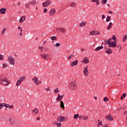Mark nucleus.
<instances>
[{"label": "nucleus", "instance_id": "1", "mask_svg": "<svg viewBox=\"0 0 127 127\" xmlns=\"http://www.w3.org/2000/svg\"><path fill=\"white\" fill-rule=\"evenodd\" d=\"M77 83H76V81H72L70 82L68 84V88L70 90H76L77 88Z\"/></svg>", "mask_w": 127, "mask_h": 127}, {"label": "nucleus", "instance_id": "2", "mask_svg": "<svg viewBox=\"0 0 127 127\" xmlns=\"http://www.w3.org/2000/svg\"><path fill=\"white\" fill-rule=\"evenodd\" d=\"M0 83L3 85L4 86H7L9 83L7 81V78L4 77L2 78L1 80H0Z\"/></svg>", "mask_w": 127, "mask_h": 127}, {"label": "nucleus", "instance_id": "3", "mask_svg": "<svg viewBox=\"0 0 127 127\" xmlns=\"http://www.w3.org/2000/svg\"><path fill=\"white\" fill-rule=\"evenodd\" d=\"M26 79V77L25 76H22L17 81V83L16 84V86L18 87L21 84V82L24 81Z\"/></svg>", "mask_w": 127, "mask_h": 127}, {"label": "nucleus", "instance_id": "4", "mask_svg": "<svg viewBox=\"0 0 127 127\" xmlns=\"http://www.w3.org/2000/svg\"><path fill=\"white\" fill-rule=\"evenodd\" d=\"M8 61L10 65H14V64H15V61L14 60L13 57L9 56L8 57Z\"/></svg>", "mask_w": 127, "mask_h": 127}, {"label": "nucleus", "instance_id": "5", "mask_svg": "<svg viewBox=\"0 0 127 127\" xmlns=\"http://www.w3.org/2000/svg\"><path fill=\"white\" fill-rule=\"evenodd\" d=\"M51 4V0H48L45 1L42 3V6L43 7H48Z\"/></svg>", "mask_w": 127, "mask_h": 127}, {"label": "nucleus", "instance_id": "6", "mask_svg": "<svg viewBox=\"0 0 127 127\" xmlns=\"http://www.w3.org/2000/svg\"><path fill=\"white\" fill-rule=\"evenodd\" d=\"M57 121L60 123H63V122L67 121V118L65 117L59 116L57 118Z\"/></svg>", "mask_w": 127, "mask_h": 127}, {"label": "nucleus", "instance_id": "7", "mask_svg": "<svg viewBox=\"0 0 127 127\" xmlns=\"http://www.w3.org/2000/svg\"><path fill=\"white\" fill-rule=\"evenodd\" d=\"M32 81H33V82H34V83H35V85H40V84H41V83H42L40 81H39L38 78H37V77H36V76H34L32 78Z\"/></svg>", "mask_w": 127, "mask_h": 127}, {"label": "nucleus", "instance_id": "8", "mask_svg": "<svg viewBox=\"0 0 127 127\" xmlns=\"http://www.w3.org/2000/svg\"><path fill=\"white\" fill-rule=\"evenodd\" d=\"M83 74L84 76H89V69H88V65L84 67L83 70Z\"/></svg>", "mask_w": 127, "mask_h": 127}, {"label": "nucleus", "instance_id": "9", "mask_svg": "<svg viewBox=\"0 0 127 127\" xmlns=\"http://www.w3.org/2000/svg\"><path fill=\"white\" fill-rule=\"evenodd\" d=\"M101 32L98 31H92L89 33V35H100Z\"/></svg>", "mask_w": 127, "mask_h": 127}, {"label": "nucleus", "instance_id": "10", "mask_svg": "<svg viewBox=\"0 0 127 127\" xmlns=\"http://www.w3.org/2000/svg\"><path fill=\"white\" fill-rule=\"evenodd\" d=\"M109 47H113L115 48V47H117V41L110 42V43L109 44Z\"/></svg>", "mask_w": 127, "mask_h": 127}, {"label": "nucleus", "instance_id": "11", "mask_svg": "<svg viewBox=\"0 0 127 127\" xmlns=\"http://www.w3.org/2000/svg\"><path fill=\"white\" fill-rule=\"evenodd\" d=\"M64 98V94L61 95L60 94L58 95V97L57 98L56 100L57 102H60L61 100H62Z\"/></svg>", "mask_w": 127, "mask_h": 127}, {"label": "nucleus", "instance_id": "12", "mask_svg": "<svg viewBox=\"0 0 127 127\" xmlns=\"http://www.w3.org/2000/svg\"><path fill=\"white\" fill-rule=\"evenodd\" d=\"M79 62L78 60L74 61L70 63V67H74V66H77Z\"/></svg>", "mask_w": 127, "mask_h": 127}, {"label": "nucleus", "instance_id": "13", "mask_svg": "<svg viewBox=\"0 0 127 127\" xmlns=\"http://www.w3.org/2000/svg\"><path fill=\"white\" fill-rule=\"evenodd\" d=\"M105 49H106L105 52L107 54H112L113 52L112 51V49L111 48H108L107 47H105Z\"/></svg>", "mask_w": 127, "mask_h": 127}, {"label": "nucleus", "instance_id": "14", "mask_svg": "<svg viewBox=\"0 0 127 127\" xmlns=\"http://www.w3.org/2000/svg\"><path fill=\"white\" fill-rule=\"evenodd\" d=\"M55 12H56V9H55V8H53L51 9V10L49 12V15H53L54 13H55Z\"/></svg>", "mask_w": 127, "mask_h": 127}, {"label": "nucleus", "instance_id": "15", "mask_svg": "<svg viewBox=\"0 0 127 127\" xmlns=\"http://www.w3.org/2000/svg\"><path fill=\"white\" fill-rule=\"evenodd\" d=\"M40 56L43 58V59H45V60H48V55H44V54H40Z\"/></svg>", "mask_w": 127, "mask_h": 127}, {"label": "nucleus", "instance_id": "16", "mask_svg": "<svg viewBox=\"0 0 127 127\" xmlns=\"http://www.w3.org/2000/svg\"><path fill=\"white\" fill-rule=\"evenodd\" d=\"M86 24H87V22L83 21L79 23V27H84V26H86Z\"/></svg>", "mask_w": 127, "mask_h": 127}, {"label": "nucleus", "instance_id": "17", "mask_svg": "<svg viewBox=\"0 0 127 127\" xmlns=\"http://www.w3.org/2000/svg\"><path fill=\"white\" fill-rule=\"evenodd\" d=\"M56 29L57 30V31H58V30L59 31H60L61 32H65L66 31V29L63 28H56Z\"/></svg>", "mask_w": 127, "mask_h": 127}, {"label": "nucleus", "instance_id": "18", "mask_svg": "<svg viewBox=\"0 0 127 127\" xmlns=\"http://www.w3.org/2000/svg\"><path fill=\"white\" fill-rule=\"evenodd\" d=\"M83 62L84 64H88V63L89 62V59H88L87 57H84L83 59Z\"/></svg>", "mask_w": 127, "mask_h": 127}, {"label": "nucleus", "instance_id": "19", "mask_svg": "<svg viewBox=\"0 0 127 127\" xmlns=\"http://www.w3.org/2000/svg\"><path fill=\"white\" fill-rule=\"evenodd\" d=\"M4 107L5 108H8L9 109H13V106L9 105V104H6L5 103H3Z\"/></svg>", "mask_w": 127, "mask_h": 127}, {"label": "nucleus", "instance_id": "20", "mask_svg": "<svg viewBox=\"0 0 127 127\" xmlns=\"http://www.w3.org/2000/svg\"><path fill=\"white\" fill-rule=\"evenodd\" d=\"M24 20H25V16H21L19 20L20 23H22L23 22H24Z\"/></svg>", "mask_w": 127, "mask_h": 127}, {"label": "nucleus", "instance_id": "21", "mask_svg": "<svg viewBox=\"0 0 127 127\" xmlns=\"http://www.w3.org/2000/svg\"><path fill=\"white\" fill-rule=\"evenodd\" d=\"M105 119H107V121H113V120H114L111 115H108L107 117H105Z\"/></svg>", "mask_w": 127, "mask_h": 127}, {"label": "nucleus", "instance_id": "22", "mask_svg": "<svg viewBox=\"0 0 127 127\" xmlns=\"http://www.w3.org/2000/svg\"><path fill=\"white\" fill-rule=\"evenodd\" d=\"M5 11H6V8H3L0 9L1 14H4V13H5Z\"/></svg>", "mask_w": 127, "mask_h": 127}, {"label": "nucleus", "instance_id": "23", "mask_svg": "<svg viewBox=\"0 0 127 127\" xmlns=\"http://www.w3.org/2000/svg\"><path fill=\"white\" fill-rule=\"evenodd\" d=\"M111 42H112V38H110L109 39L106 40L105 42V44L106 45H108V44H110V43H111Z\"/></svg>", "mask_w": 127, "mask_h": 127}, {"label": "nucleus", "instance_id": "24", "mask_svg": "<svg viewBox=\"0 0 127 127\" xmlns=\"http://www.w3.org/2000/svg\"><path fill=\"white\" fill-rule=\"evenodd\" d=\"M19 30V34H20V36H22V29L21 28V27H20V26L18 27V31Z\"/></svg>", "mask_w": 127, "mask_h": 127}, {"label": "nucleus", "instance_id": "25", "mask_svg": "<svg viewBox=\"0 0 127 127\" xmlns=\"http://www.w3.org/2000/svg\"><path fill=\"white\" fill-rule=\"evenodd\" d=\"M60 103H61V104H60L61 108L62 109H63V110H64V109H65V106H64V102H63V101H61Z\"/></svg>", "mask_w": 127, "mask_h": 127}, {"label": "nucleus", "instance_id": "26", "mask_svg": "<svg viewBox=\"0 0 127 127\" xmlns=\"http://www.w3.org/2000/svg\"><path fill=\"white\" fill-rule=\"evenodd\" d=\"M112 25H113V23L112 22L109 23V25L107 28V29L108 30H110V29H111V28H112Z\"/></svg>", "mask_w": 127, "mask_h": 127}, {"label": "nucleus", "instance_id": "27", "mask_svg": "<svg viewBox=\"0 0 127 127\" xmlns=\"http://www.w3.org/2000/svg\"><path fill=\"white\" fill-rule=\"evenodd\" d=\"M103 48H104L103 46H99L95 49V51H100V50H101V49H103Z\"/></svg>", "mask_w": 127, "mask_h": 127}, {"label": "nucleus", "instance_id": "28", "mask_svg": "<svg viewBox=\"0 0 127 127\" xmlns=\"http://www.w3.org/2000/svg\"><path fill=\"white\" fill-rule=\"evenodd\" d=\"M92 2H96L97 5L100 4V0H92Z\"/></svg>", "mask_w": 127, "mask_h": 127}, {"label": "nucleus", "instance_id": "29", "mask_svg": "<svg viewBox=\"0 0 127 127\" xmlns=\"http://www.w3.org/2000/svg\"><path fill=\"white\" fill-rule=\"evenodd\" d=\"M127 35H124L123 40H122L123 42H126V41H127Z\"/></svg>", "mask_w": 127, "mask_h": 127}, {"label": "nucleus", "instance_id": "30", "mask_svg": "<svg viewBox=\"0 0 127 127\" xmlns=\"http://www.w3.org/2000/svg\"><path fill=\"white\" fill-rule=\"evenodd\" d=\"M9 122L10 125H12L14 124V120H12L11 118L9 119Z\"/></svg>", "mask_w": 127, "mask_h": 127}, {"label": "nucleus", "instance_id": "31", "mask_svg": "<svg viewBox=\"0 0 127 127\" xmlns=\"http://www.w3.org/2000/svg\"><path fill=\"white\" fill-rule=\"evenodd\" d=\"M30 3L29 2L27 4L25 5L26 8L29 9L30 8Z\"/></svg>", "mask_w": 127, "mask_h": 127}, {"label": "nucleus", "instance_id": "32", "mask_svg": "<svg viewBox=\"0 0 127 127\" xmlns=\"http://www.w3.org/2000/svg\"><path fill=\"white\" fill-rule=\"evenodd\" d=\"M79 118V114H77L74 115L73 119L74 120H77Z\"/></svg>", "mask_w": 127, "mask_h": 127}, {"label": "nucleus", "instance_id": "33", "mask_svg": "<svg viewBox=\"0 0 127 127\" xmlns=\"http://www.w3.org/2000/svg\"><path fill=\"white\" fill-rule=\"evenodd\" d=\"M127 97V93H124L121 97V100H123L124 98H126Z\"/></svg>", "mask_w": 127, "mask_h": 127}, {"label": "nucleus", "instance_id": "34", "mask_svg": "<svg viewBox=\"0 0 127 127\" xmlns=\"http://www.w3.org/2000/svg\"><path fill=\"white\" fill-rule=\"evenodd\" d=\"M29 2H30V4H32L33 5L34 4H36V1L35 0H33Z\"/></svg>", "mask_w": 127, "mask_h": 127}, {"label": "nucleus", "instance_id": "35", "mask_svg": "<svg viewBox=\"0 0 127 127\" xmlns=\"http://www.w3.org/2000/svg\"><path fill=\"white\" fill-rule=\"evenodd\" d=\"M6 31V28H4V29H2V32H1V35H3L4 34V32Z\"/></svg>", "mask_w": 127, "mask_h": 127}, {"label": "nucleus", "instance_id": "36", "mask_svg": "<svg viewBox=\"0 0 127 127\" xmlns=\"http://www.w3.org/2000/svg\"><path fill=\"white\" fill-rule=\"evenodd\" d=\"M70 5L73 7H76V6H77V4L75 2H72Z\"/></svg>", "mask_w": 127, "mask_h": 127}, {"label": "nucleus", "instance_id": "37", "mask_svg": "<svg viewBox=\"0 0 127 127\" xmlns=\"http://www.w3.org/2000/svg\"><path fill=\"white\" fill-rule=\"evenodd\" d=\"M51 39L52 40H57V37H56V36H52L51 37Z\"/></svg>", "mask_w": 127, "mask_h": 127}, {"label": "nucleus", "instance_id": "38", "mask_svg": "<svg viewBox=\"0 0 127 127\" xmlns=\"http://www.w3.org/2000/svg\"><path fill=\"white\" fill-rule=\"evenodd\" d=\"M111 20V16H107L106 18V21L107 22H109Z\"/></svg>", "mask_w": 127, "mask_h": 127}, {"label": "nucleus", "instance_id": "39", "mask_svg": "<svg viewBox=\"0 0 127 127\" xmlns=\"http://www.w3.org/2000/svg\"><path fill=\"white\" fill-rule=\"evenodd\" d=\"M54 92L55 93V94H57V93H59V92H60V90L57 88L54 91Z\"/></svg>", "mask_w": 127, "mask_h": 127}, {"label": "nucleus", "instance_id": "40", "mask_svg": "<svg viewBox=\"0 0 127 127\" xmlns=\"http://www.w3.org/2000/svg\"><path fill=\"white\" fill-rule=\"evenodd\" d=\"M107 1H108V0H102L101 1V3H102V4H105L107 3Z\"/></svg>", "mask_w": 127, "mask_h": 127}, {"label": "nucleus", "instance_id": "41", "mask_svg": "<svg viewBox=\"0 0 127 127\" xmlns=\"http://www.w3.org/2000/svg\"><path fill=\"white\" fill-rule=\"evenodd\" d=\"M0 101H1V102H4V97L3 96L0 97Z\"/></svg>", "mask_w": 127, "mask_h": 127}, {"label": "nucleus", "instance_id": "42", "mask_svg": "<svg viewBox=\"0 0 127 127\" xmlns=\"http://www.w3.org/2000/svg\"><path fill=\"white\" fill-rule=\"evenodd\" d=\"M60 45L61 44L59 43H57L56 44L54 45V46H55V47H59Z\"/></svg>", "mask_w": 127, "mask_h": 127}, {"label": "nucleus", "instance_id": "43", "mask_svg": "<svg viewBox=\"0 0 127 127\" xmlns=\"http://www.w3.org/2000/svg\"><path fill=\"white\" fill-rule=\"evenodd\" d=\"M57 126L58 127H62V124H61V123H58Z\"/></svg>", "mask_w": 127, "mask_h": 127}, {"label": "nucleus", "instance_id": "44", "mask_svg": "<svg viewBox=\"0 0 127 127\" xmlns=\"http://www.w3.org/2000/svg\"><path fill=\"white\" fill-rule=\"evenodd\" d=\"M48 11V9L47 8H45L43 10L44 13H46Z\"/></svg>", "mask_w": 127, "mask_h": 127}, {"label": "nucleus", "instance_id": "45", "mask_svg": "<svg viewBox=\"0 0 127 127\" xmlns=\"http://www.w3.org/2000/svg\"><path fill=\"white\" fill-rule=\"evenodd\" d=\"M2 68H6V67H7V64L4 63V64H2Z\"/></svg>", "mask_w": 127, "mask_h": 127}, {"label": "nucleus", "instance_id": "46", "mask_svg": "<svg viewBox=\"0 0 127 127\" xmlns=\"http://www.w3.org/2000/svg\"><path fill=\"white\" fill-rule=\"evenodd\" d=\"M3 106H4V104H3V103L0 104V110H1V109H2V108H3Z\"/></svg>", "mask_w": 127, "mask_h": 127}, {"label": "nucleus", "instance_id": "47", "mask_svg": "<svg viewBox=\"0 0 127 127\" xmlns=\"http://www.w3.org/2000/svg\"><path fill=\"white\" fill-rule=\"evenodd\" d=\"M39 49L40 50L41 52L43 51V48L42 47L39 46Z\"/></svg>", "mask_w": 127, "mask_h": 127}, {"label": "nucleus", "instance_id": "48", "mask_svg": "<svg viewBox=\"0 0 127 127\" xmlns=\"http://www.w3.org/2000/svg\"><path fill=\"white\" fill-rule=\"evenodd\" d=\"M74 57V55H71L69 57L68 60H70V59H72V58H73Z\"/></svg>", "mask_w": 127, "mask_h": 127}, {"label": "nucleus", "instance_id": "49", "mask_svg": "<svg viewBox=\"0 0 127 127\" xmlns=\"http://www.w3.org/2000/svg\"><path fill=\"white\" fill-rule=\"evenodd\" d=\"M88 117H87V116H84L83 117V120H84V121H87V120H88Z\"/></svg>", "mask_w": 127, "mask_h": 127}, {"label": "nucleus", "instance_id": "50", "mask_svg": "<svg viewBox=\"0 0 127 127\" xmlns=\"http://www.w3.org/2000/svg\"><path fill=\"white\" fill-rule=\"evenodd\" d=\"M34 112L36 113V114H38V109L35 108L34 109Z\"/></svg>", "mask_w": 127, "mask_h": 127}, {"label": "nucleus", "instance_id": "51", "mask_svg": "<svg viewBox=\"0 0 127 127\" xmlns=\"http://www.w3.org/2000/svg\"><path fill=\"white\" fill-rule=\"evenodd\" d=\"M98 127H99V125H100V126H102V124H103V123L102 122H101V121L98 120Z\"/></svg>", "mask_w": 127, "mask_h": 127}, {"label": "nucleus", "instance_id": "52", "mask_svg": "<svg viewBox=\"0 0 127 127\" xmlns=\"http://www.w3.org/2000/svg\"><path fill=\"white\" fill-rule=\"evenodd\" d=\"M104 102H108V101H109V99L107 97H105L104 99Z\"/></svg>", "mask_w": 127, "mask_h": 127}, {"label": "nucleus", "instance_id": "53", "mask_svg": "<svg viewBox=\"0 0 127 127\" xmlns=\"http://www.w3.org/2000/svg\"><path fill=\"white\" fill-rule=\"evenodd\" d=\"M45 90L47 91V92H49L50 91V87H47L45 89Z\"/></svg>", "mask_w": 127, "mask_h": 127}, {"label": "nucleus", "instance_id": "54", "mask_svg": "<svg viewBox=\"0 0 127 127\" xmlns=\"http://www.w3.org/2000/svg\"><path fill=\"white\" fill-rule=\"evenodd\" d=\"M0 60H3V56L1 55H0Z\"/></svg>", "mask_w": 127, "mask_h": 127}, {"label": "nucleus", "instance_id": "55", "mask_svg": "<svg viewBox=\"0 0 127 127\" xmlns=\"http://www.w3.org/2000/svg\"><path fill=\"white\" fill-rule=\"evenodd\" d=\"M112 39H113V40H116V39H117V38L116 37V36L113 35V36H112Z\"/></svg>", "mask_w": 127, "mask_h": 127}, {"label": "nucleus", "instance_id": "56", "mask_svg": "<svg viewBox=\"0 0 127 127\" xmlns=\"http://www.w3.org/2000/svg\"><path fill=\"white\" fill-rule=\"evenodd\" d=\"M102 19H105V18H106V16L105 15H102Z\"/></svg>", "mask_w": 127, "mask_h": 127}, {"label": "nucleus", "instance_id": "57", "mask_svg": "<svg viewBox=\"0 0 127 127\" xmlns=\"http://www.w3.org/2000/svg\"><path fill=\"white\" fill-rule=\"evenodd\" d=\"M118 47V48H120L119 50H120V51H121V49H122V47L120 45H119Z\"/></svg>", "mask_w": 127, "mask_h": 127}, {"label": "nucleus", "instance_id": "58", "mask_svg": "<svg viewBox=\"0 0 127 127\" xmlns=\"http://www.w3.org/2000/svg\"><path fill=\"white\" fill-rule=\"evenodd\" d=\"M79 120H81L82 119V118H83V116H82L81 115H80L79 117H78Z\"/></svg>", "mask_w": 127, "mask_h": 127}, {"label": "nucleus", "instance_id": "59", "mask_svg": "<svg viewBox=\"0 0 127 127\" xmlns=\"http://www.w3.org/2000/svg\"><path fill=\"white\" fill-rule=\"evenodd\" d=\"M109 13L112 14L113 13V11H112L111 10H110L108 11Z\"/></svg>", "mask_w": 127, "mask_h": 127}, {"label": "nucleus", "instance_id": "60", "mask_svg": "<svg viewBox=\"0 0 127 127\" xmlns=\"http://www.w3.org/2000/svg\"><path fill=\"white\" fill-rule=\"evenodd\" d=\"M124 115H127V111H125L124 112Z\"/></svg>", "mask_w": 127, "mask_h": 127}, {"label": "nucleus", "instance_id": "61", "mask_svg": "<svg viewBox=\"0 0 127 127\" xmlns=\"http://www.w3.org/2000/svg\"><path fill=\"white\" fill-rule=\"evenodd\" d=\"M39 120H40V118L39 117H38L37 118V121H39Z\"/></svg>", "mask_w": 127, "mask_h": 127}, {"label": "nucleus", "instance_id": "62", "mask_svg": "<svg viewBox=\"0 0 127 127\" xmlns=\"http://www.w3.org/2000/svg\"><path fill=\"white\" fill-rule=\"evenodd\" d=\"M53 125H56V122H53L52 123Z\"/></svg>", "mask_w": 127, "mask_h": 127}, {"label": "nucleus", "instance_id": "63", "mask_svg": "<svg viewBox=\"0 0 127 127\" xmlns=\"http://www.w3.org/2000/svg\"><path fill=\"white\" fill-rule=\"evenodd\" d=\"M18 6H19V5H20V2L18 3Z\"/></svg>", "mask_w": 127, "mask_h": 127}, {"label": "nucleus", "instance_id": "64", "mask_svg": "<svg viewBox=\"0 0 127 127\" xmlns=\"http://www.w3.org/2000/svg\"><path fill=\"white\" fill-rule=\"evenodd\" d=\"M81 51H84L85 50H84V49H81Z\"/></svg>", "mask_w": 127, "mask_h": 127}]
</instances>
